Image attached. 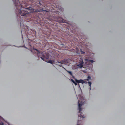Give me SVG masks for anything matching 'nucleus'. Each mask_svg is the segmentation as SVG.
Here are the masks:
<instances>
[{
    "label": "nucleus",
    "instance_id": "nucleus-1",
    "mask_svg": "<svg viewBox=\"0 0 125 125\" xmlns=\"http://www.w3.org/2000/svg\"><path fill=\"white\" fill-rule=\"evenodd\" d=\"M31 51L32 52L36 55L38 57H40L44 61L52 64H53L54 63V61L53 60H49L48 61H46L45 60V59H48L49 58V55L48 54L43 52H40L38 50L34 48L31 49Z\"/></svg>",
    "mask_w": 125,
    "mask_h": 125
},
{
    "label": "nucleus",
    "instance_id": "nucleus-2",
    "mask_svg": "<svg viewBox=\"0 0 125 125\" xmlns=\"http://www.w3.org/2000/svg\"><path fill=\"white\" fill-rule=\"evenodd\" d=\"M83 94H79L78 95V109L79 110V113L80 114L78 115L79 117H80L81 118L83 119L85 117L84 115H83L82 113L81 112L82 111V109L81 106L85 104V100L83 96L82 95Z\"/></svg>",
    "mask_w": 125,
    "mask_h": 125
},
{
    "label": "nucleus",
    "instance_id": "nucleus-3",
    "mask_svg": "<svg viewBox=\"0 0 125 125\" xmlns=\"http://www.w3.org/2000/svg\"><path fill=\"white\" fill-rule=\"evenodd\" d=\"M33 8L31 7L29 8H21V9L17 12V15L20 14L22 16H27L28 15L29 13L30 12V10H33Z\"/></svg>",
    "mask_w": 125,
    "mask_h": 125
},
{
    "label": "nucleus",
    "instance_id": "nucleus-4",
    "mask_svg": "<svg viewBox=\"0 0 125 125\" xmlns=\"http://www.w3.org/2000/svg\"><path fill=\"white\" fill-rule=\"evenodd\" d=\"M83 61L81 59V62L79 64H76L73 66L72 68L74 69H77L78 68H80L82 69V67H83Z\"/></svg>",
    "mask_w": 125,
    "mask_h": 125
},
{
    "label": "nucleus",
    "instance_id": "nucleus-5",
    "mask_svg": "<svg viewBox=\"0 0 125 125\" xmlns=\"http://www.w3.org/2000/svg\"><path fill=\"white\" fill-rule=\"evenodd\" d=\"M68 62L67 61V60L65 59L64 60H62V61H60V62H58L57 63V65L60 66L61 67H62L61 64H66Z\"/></svg>",
    "mask_w": 125,
    "mask_h": 125
},
{
    "label": "nucleus",
    "instance_id": "nucleus-6",
    "mask_svg": "<svg viewBox=\"0 0 125 125\" xmlns=\"http://www.w3.org/2000/svg\"><path fill=\"white\" fill-rule=\"evenodd\" d=\"M85 64L87 65L91 64L94 62L93 60H90L87 59H85Z\"/></svg>",
    "mask_w": 125,
    "mask_h": 125
},
{
    "label": "nucleus",
    "instance_id": "nucleus-7",
    "mask_svg": "<svg viewBox=\"0 0 125 125\" xmlns=\"http://www.w3.org/2000/svg\"><path fill=\"white\" fill-rule=\"evenodd\" d=\"M75 81L77 83H81L82 84L85 83V81L82 79L78 80L77 79H75Z\"/></svg>",
    "mask_w": 125,
    "mask_h": 125
},
{
    "label": "nucleus",
    "instance_id": "nucleus-8",
    "mask_svg": "<svg viewBox=\"0 0 125 125\" xmlns=\"http://www.w3.org/2000/svg\"><path fill=\"white\" fill-rule=\"evenodd\" d=\"M58 22H60L66 23V22L61 17L59 18L58 19Z\"/></svg>",
    "mask_w": 125,
    "mask_h": 125
},
{
    "label": "nucleus",
    "instance_id": "nucleus-9",
    "mask_svg": "<svg viewBox=\"0 0 125 125\" xmlns=\"http://www.w3.org/2000/svg\"><path fill=\"white\" fill-rule=\"evenodd\" d=\"M14 2L15 6L17 8H18V6H19V4H18V2L16 0H12Z\"/></svg>",
    "mask_w": 125,
    "mask_h": 125
},
{
    "label": "nucleus",
    "instance_id": "nucleus-10",
    "mask_svg": "<svg viewBox=\"0 0 125 125\" xmlns=\"http://www.w3.org/2000/svg\"><path fill=\"white\" fill-rule=\"evenodd\" d=\"M63 68L65 70H66L71 75H72V72L71 71H68L66 69L64 68L63 67Z\"/></svg>",
    "mask_w": 125,
    "mask_h": 125
},
{
    "label": "nucleus",
    "instance_id": "nucleus-11",
    "mask_svg": "<svg viewBox=\"0 0 125 125\" xmlns=\"http://www.w3.org/2000/svg\"><path fill=\"white\" fill-rule=\"evenodd\" d=\"M88 83L89 84V85L90 86L89 88H90V89H91L90 88V87H91V83H92L91 82H88Z\"/></svg>",
    "mask_w": 125,
    "mask_h": 125
},
{
    "label": "nucleus",
    "instance_id": "nucleus-12",
    "mask_svg": "<svg viewBox=\"0 0 125 125\" xmlns=\"http://www.w3.org/2000/svg\"><path fill=\"white\" fill-rule=\"evenodd\" d=\"M87 79H86V80H87V81H88V80H89V79H90L91 78V77L90 76H88V77H87Z\"/></svg>",
    "mask_w": 125,
    "mask_h": 125
},
{
    "label": "nucleus",
    "instance_id": "nucleus-13",
    "mask_svg": "<svg viewBox=\"0 0 125 125\" xmlns=\"http://www.w3.org/2000/svg\"><path fill=\"white\" fill-rule=\"evenodd\" d=\"M81 53H82V54H83V53H85L83 51H82V50H81Z\"/></svg>",
    "mask_w": 125,
    "mask_h": 125
},
{
    "label": "nucleus",
    "instance_id": "nucleus-14",
    "mask_svg": "<svg viewBox=\"0 0 125 125\" xmlns=\"http://www.w3.org/2000/svg\"><path fill=\"white\" fill-rule=\"evenodd\" d=\"M71 81L73 83H75V82L73 80V79H71Z\"/></svg>",
    "mask_w": 125,
    "mask_h": 125
},
{
    "label": "nucleus",
    "instance_id": "nucleus-15",
    "mask_svg": "<svg viewBox=\"0 0 125 125\" xmlns=\"http://www.w3.org/2000/svg\"><path fill=\"white\" fill-rule=\"evenodd\" d=\"M0 125H4L3 123L2 122L0 123Z\"/></svg>",
    "mask_w": 125,
    "mask_h": 125
},
{
    "label": "nucleus",
    "instance_id": "nucleus-16",
    "mask_svg": "<svg viewBox=\"0 0 125 125\" xmlns=\"http://www.w3.org/2000/svg\"><path fill=\"white\" fill-rule=\"evenodd\" d=\"M73 83L75 84V85L76 86V85H77V83H76V82H75V83Z\"/></svg>",
    "mask_w": 125,
    "mask_h": 125
},
{
    "label": "nucleus",
    "instance_id": "nucleus-17",
    "mask_svg": "<svg viewBox=\"0 0 125 125\" xmlns=\"http://www.w3.org/2000/svg\"><path fill=\"white\" fill-rule=\"evenodd\" d=\"M81 120H78V124L79 123V121H80Z\"/></svg>",
    "mask_w": 125,
    "mask_h": 125
},
{
    "label": "nucleus",
    "instance_id": "nucleus-18",
    "mask_svg": "<svg viewBox=\"0 0 125 125\" xmlns=\"http://www.w3.org/2000/svg\"><path fill=\"white\" fill-rule=\"evenodd\" d=\"M77 125H82L79 124H77Z\"/></svg>",
    "mask_w": 125,
    "mask_h": 125
},
{
    "label": "nucleus",
    "instance_id": "nucleus-19",
    "mask_svg": "<svg viewBox=\"0 0 125 125\" xmlns=\"http://www.w3.org/2000/svg\"><path fill=\"white\" fill-rule=\"evenodd\" d=\"M43 11H46V12H47V11H46V10H43Z\"/></svg>",
    "mask_w": 125,
    "mask_h": 125
},
{
    "label": "nucleus",
    "instance_id": "nucleus-20",
    "mask_svg": "<svg viewBox=\"0 0 125 125\" xmlns=\"http://www.w3.org/2000/svg\"><path fill=\"white\" fill-rule=\"evenodd\" d=\"M78 86H79V87H80V86H79V84H78Z\"/></svg>",
    "mask_w": 125,
    "mask_h": 125
}]
</instances>
